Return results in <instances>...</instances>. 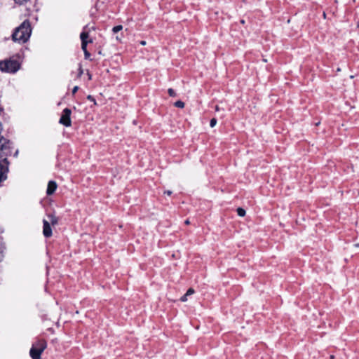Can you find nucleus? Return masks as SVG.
Returning a JSON list of instances; mask_svg holds the SVG:
<instances>
[{
  "label": "nucleus",
  "instance_id": "obj_30",
  "mask_svg": "<svg viewBox=\"0 0 359 359\" xmlns=\"http://www.w3.org/2000/svg\"><path fill=\"white\" fill-rule=\"evenodd\" d=\"M241 22L243 23V24L245 23L244 20H241Z\"/></svg>",
  "mask_w": 359,
  "mask_h": 359
},
{
  "label": "nucleus",
  "instance_id": "obj_3",
  "mask_svg": "<svg viewBox=\"0 0 359 359\" xmlns=\"http://www.w3.org/2000/svg\"><path fill=\"white\" fill-rule=\"evenodd\" d=\"M14 144L12 141L6 138L3 135H0V158H8L13 153Z\"/></svg>",
  "mask_w": 359,
  "mask_h": 359
},
{
  "label": "nucleus",
  "instance_id": "obj_22",
  "mask_svg": "<svg viewBox=\"0 0 359 359\" xmlns=\"http://www.w3.org/2000/svg\"><path fill=\"white\" fill-rule=\"evenodd\" d=\"M79 76H80L82 74H83V69H82V67L81 66H80L79 69Z\"/></svg>",
  "mask_w": 359,
  "mask_h": 359
},
{
  "label": "nucleus",
  "instance_id": "obj_15",
  "mask_svg": "<svg viewBox=\"0 0 359 359\" xmlns=\"http://www.w3.org/2000/svg\"><path fill=\"white\" fill-rule=\"evenodd\" d=\"M86 98L88 100L93 102L94 105L97 104L95 97L93 95H88Z\"/></svg>",
  "mask_w": 359,
  "mask_h": 359
},
{
  "label": "nucleus",
  "instance_id": "obj_20",
  "mask_svg": "<svg viewBox=\"0 0 359 359\" xmlns=\"http://www.w3.org/2000/svg\"><path fill=\"white\" fill-rule=\"evenodd\" d=\"M187 297L188 296L186 294H184L183 296L181 297L180 301L182 302L187 301Z\"/></svg>",
  "mask_w": 359,
  "mask_h": 359
},
{
  "label": "nucleus",
  "instance_id": "obj_6",
  "mask_svg": "<svg viewBox=\"0 0 359 359\" xmlns=\"http://www.w3.org/2000/svg\"><path fill=\"white\" fill-rule=\"evenodd\" d=\"M87 29L88 25H86L85 27H83V31L80 34V39L81 41V49L83 51V53L88 51V44L91 43L93 41L92 39H88L90 29L88 30H86Z\"/></svg>",
  "mask_w": 359,
  "mask_h": 359
},
{
  "label": "nucleus",
  "instance_id": "obj_19",
  "mask_svg": "<svg viewBox=\"0 0 359 359\" xmlns=\"http://www.w3.org/2000/svg\"><path fill=\"white\" fill-rule=\"evenodd\" d=\"M194 293V290L193 288H189L185 293L187 296L191 295Z\"/></svg>",
  "mask_w": 359,
  "mask_h": 359
},
{
  "label": "nucleus",
  "instance_id": "obj_16",
  "mask_svg": "<svg viewBox=\"0 0 359 359\" xmlns=\"http://www.w3.org/2000/svg\"><path fill=\"white\" fill-rule=\"evenodd\" d=\"M31 0H14V1L19 5H24Z\"/></svg>",
  "mask_w": 359,
  "mask_h": 359
},
{
  "label": "nucleus",
  "instance_id": "obj_10",
  "mask_svg": "<svg viewBox=\"0 0 359 359\" xmlns=\"http://www.w3.org/2000/svg\"><path fill=\"white\" fill-rule=\"evenodd\" d=\"M48 217L50 219V224H51V225L55 226L58 224L59 219L54 214H48Z\"/></svg>",
  "mask_w": 359,
  "mask_h": 359
},
{
  "label": "nucleus",
  "instance_id": "obj_4",
  "mask_svg": "<svg viewBox=\"0 0 359 359\" xmlns=\"http://www.w3.org/2000/svg\"><path fill=\"white\" fill-rule=\"evenodd\" d=\"M20 64L16 60L0 61V70L3 72L14 74L20 69Z\"/></svg>",
  "mask_w": 359,
  "mask_h": 359
},
{
  "label": "nucleus",
  "instance_id": "obj_27",
  "mask_svg": "<svg viewBox=\"0 0 359 359\" xmlns=\"http://www.w3.org/2000/svg\"><path fill=\"white\" fill-rule=\"evenodd\" d=\"M215 110H216V111H219V107H218V106H216V107H215Z\"/></svg>",
  "mask_w": 359,
  "mask_h": 359
},
{
  "label": "nucleus",
  "instance_id": "obj_11",
  "mask_svg": "<svg viewBox=\"0 0 359 359\" xmlns=\"http://www.w3.org/2000/svg\"><path fill=\"white\" fill-rule=\"evenodd\" d=\"M236 212L238 216L240 217H244L246 214V211L243 208H238L236 209Z\"/></svg>",
  "mask_w": 359,
  "mask_h": 359
},
{
  "label": "nucleus",
  "instance_id": "obj_21",
  "mask_svg": "<svg viewBox=\"0 0 359 359\" xmlns=\"http://www.w3.org/2000/svg\"><path fill=\"white\" fill-rule=\"evenodd\" d=\"M79 90V86H76L72 89V95H74Z\"/></svg>",
  "mask_w": 359,
  "mask_h": 359
},
{
  "label": "nucleus",
  "instance_id": "obj_5",
  "mask_svg": "<svg viewBox=\"0 0 359 359\" xmlns=\"http://www.w3.org/2000/svg\"><path fill=\"white\" fill-rule=\"evenodd\" d=\"M0 160V187L1 182L7 179V174L9 171L10 162L8 158H1Z\"/></svg>",
  "mask_w": 359,
  "mask_h": 359
},
{
  "label": "nucleus",
  "instance_id": "obj_24",
  "mask_svg": "<svg viewBox=\"0 0 359 359\" xmlns=\"http://www.w3.org/2000/svg\"><path fill=\"white\" fill-rule=\"evenodd\" d=\"M0 113H3L4 114V108L3 107H0Z\"/></svg>",
  "mask_w": 359,
  "mask_h": 359
},
{
  "label": "nucleus",
  "instance_id": "obj_14",
  "mask_svg": "<svg viewBox=\"0 0 359 359\" xmlns=\"http://www.w3.org/2000/svg\"><path fill=\"white\" fill-rule=\"evenodd\" d=\"M168 93L169 95V96L170 97H176L177 96V93H175V91L172 89V88H168Z\"/></svg>",
  "mask_w": 359,
  "mask_h": 359
},
{
  "label": "nucleus",
  "instance_id": "obj_31",
  "mask_svg": "<svg viewBox=\"0 0 359 359\" xmlns=\"http://www.w3.org/2000/svg\"><path fill=\"white\" fill-rule=\"evenodd\" d=\"M356 27H357V28H358V29H359V22H358V24H357V26H356Z\"/></svg>",
  "mask_w": 359,
  "mask_h": 359
},
{
  "label": "nucleus",
  "instance_id": "obj_23",
  "mask_svg": "<svg viewBox=\"0 0 359 359\" xmlns=\"http://www.w3.org/2000/svg\"><path fill=\"white\" fill-rule=\"evenodd\" d=\"M164 194H167V195H168V196H170V195L172 194V191H170V190H168V191H165L164 192Z\"/></svg>",
  "mask_w": 359,
  "mask_h": 359
},
{
  "label": "nucleus",
  "instance_id": "obj_28",
  "mask_svg": "<svg viewBox=\"0 0 359 359\" xmlns=\"http://www.w3.org/2000/svg\"><path fill=\"white\" fill-rule=\"evenodd\" d=\"M18 151L17 150V151L15 152L14 156H18Z\"/></svg>",
  "mask_w": 359,
  "mask_h": 359
},
{
  "label": "nucleus",
  "instance_id": "obj_25",
  "mask_svg": "<svg viewBox=\"0 0 359 359\" xmlns=\"http://www.w3.org/2000/svg\"><path fill=\"white\" fill-rule=\"evenodd\" d=\"M140 43H141L142 45H143V46H144V45H145V44H146V41H142L140 42Z\"/></svg>",
  "mask_w": 359,
  "mask_h": 359
},
{
  "label": "nucleus",
  "instance_id": "obj_26",
  "mask_svg": "<svg viewBox=\"0 0 359 359\" xmlns=\"http://www.w3.org/2000/svg\"><path fill=\"white\" fill-rule=\"evenodd\" d=\"M88 79H91V74L89 72H88Z\"/></svg>",
  "mask_w": 359,
  "mask_h": 359
},
{
  "label": "nucleus",
  "instance_id": "obj_29",
  "mask_svg": "<svg viewBox=\"0 0 359 359\" xmlns=\"http://www.w3.org/2000/svg\"><path fill=\"white\" fill-rule=\"evenodd\" d=\"M185 224H189V221L188 219H187V220H186V221H185Z\"/></svg>",
  "mask_w": 359,
  "mask_h": 359
},
{
  "label": "nucleus",
  "instance_id": "obj_7",
  "mask_svg": "<svg viewBox=\"0 0 359 359\" xmlns=\"http://www.w3.org/2000/svg\"><path fill=\"white\" fill-rule=\"evenodd\" d=\"M71 114L72 110L70 109H64L59 119V123L65 127H70L72 126Z\"/></svg>",
  "mask_w": 359,
  "mask_h": 359
},
{
  "label": "nucleus",
  "instance_id": "obj_9",
  "mask_svg": "<svg viewBox=\"0 0 359 359\" xmlns=\"http://www.w3.org/2000/svg\"><path fill=\"white\" fill-rule=\"evenodd\" d=\"M57 187V184L55 181L50 180L48 183L47 189H46V194L47 196L53 195L56 191Z\"/></svg>",
  "mask_w": 359,
  "mask_h": 359
},
{
  "label": "nucleus",
  "instance_id": "obj_17",
  "mask_svg": "<svg viewBox=\"0 0 359 359\" xmlns=\"http://www.w3.org/2000/svg\"><path fill=\"white\" fill-rule=\"evenodd\" d=\"M217 119L215 118H212V119H210V126L211 128L215 127L216 126V124H217Z\"/></svg>",
  "mask_w": 359,
  "mask_h": 359
},
{
  "label": "nucleus",
  "instance_id": "obj_2",
  "mask_svg": "<svg viewBox=\"0 0 359 359\" xmlns=\"http://www.w3.org/2000/svg\"><path fill=\"white\" fill-rule=\"evenodd\" d=\"M46 347L47 342L43 339H39L34 343L29 351L32 359H41V355Z\"/></svg>",
  "mask_w": 359,
  "mask_h": 359
},
{
  "label": "nucleus",
  "instance_id": "obj_1",
  "mask_svg": "<svg viewBox=\"0 0 359 359\" xmlns=\"http://www.w3.org/2000/svg\"><path fill=\"white\" fill-rule=\"evenodd\" d=\"M32 30L30 21L26 19L14 29L11 35L12 40L20 43H25L29 39Z\"/></svg>",
  "mask_w": 359,
  "mask_h": 359
},
{
  "label": "nucleus",
  "instance_id": "obj_12",
  "mask_svg": "<svg viewBox=\"0 0 359 359\" xmlns=\"http://www.w3.org/2000/svg\"><path fill=\"white\" fill-rule=\"evenodd\" d=\"M184 102L182 100H177L174 103V106L177 108L182 109L184 107Z\"/></svg>",
  "mask_w": 359,
  "mask_h": 359
},
{
  "label": "nucleus",
  "instance_id": "obj_18",
  "mask_svg": "<svg viewBox=\"0 0 359 359\" xmlns=\"http://www.w3.org/2000/svg\"><path fill=\"white\" fill-rule=\"evenodd\" d=\"M83 53H84V58H85L86 60H92V59L90 58L91 55H90V53L88 52V51L84 52Z\"/></svg>",
  "mask_w": 359,
  "mask_h": 359
},
{
  "label": "nucleus",
  "instance_id": "obj_13",
  "mask_svg": "<svg viewBox=\"0 0 359 359\" xmlns=\"http://www.w3.org/2000/svg\"><path fill=\"white\" fill-rule=\"evenodd\" d=\"M122 29H123V26L119 25H116V26L112 28V32L114 34H116Z\"/></svg>",
  "mask_w": 359,
  "mask_h": 359
},
{
  "label": "nucleus",
  "instance_id": "obj_8",
  "mask_svg": "<svg viewBox=\"0 0 359 359\" xmlns=\"http://www.w3.org/2000/svg\"><path fill=\"white\" fill-rule=\"evenodd\" d=\"M43 235L45 238H50L53 235V231L50 222L43 220Z\"/></svg>",
  "mask_w": 359,
  "mask_h": 359
}]
</instances>
